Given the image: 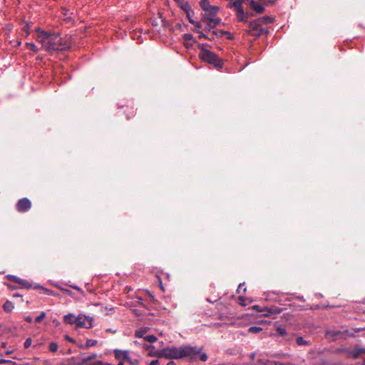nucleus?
Here are the masks:
<instances>
[{
	"label": "nucleus",
	"mask_w": 365,
	"mask_h": 365,
	"mask_svg": "<svg viewBox=\"0 0 365 365\" xmlns=\"http://www.w3.org/2000/svg\"><path fill=\"white\" fill-rule=\"evenodd\" d=\"M36 41L48 52L63 51L70 47V43L63 40L58 33L47 32L39 28L36 29Z\"/></svg>",
	"instance_id": "f257e3e1"
},
{
	"label": "nucleus",
	"mask_w": 365,
	"mask_h": 365,
	"mask_svg": "<svg viewBox=\"0 0 365 365\" xmlns=\"http://www.w3.org/2000/svg\"><path fill=\"white\" fill-rule=\"evenodd\" d=\"M200 353V349L197 346H168L160 349L156 355L158 358H165L167 359H180L188 358L190 360L196 359Z\"/></svg>",
	"instance_id": "f03ea898"
},
{
	"label": "nucleus",
	"mask_w": 365,
	"mask_h": 365,
	"mask_svg": "<svg viewBox=\"0 0 365 365\" xmlns=\"http://www.w3.org/2000/svg\"><path fill=\"white\" fill-rule=\"evenodd\" d=\"M199 4L204 11L201 21L206 25V28L210 30L221 23V19L217 16L220 7L211 5L208 0H200Z\"/></svg>",
	"instance_id": "7ed1b4c3"
},
{
	"label": "nucleus",
	"mask_w": 365,
	"mask_h": 365,
	"mask_svg": "<svg viewBox=\"0 0 365 365\" xmlns=\"http://www.w3.org/2000/svg\"><path fill=\"white\" fill-rule=\"evenodd\" d=\"M205 46H207V44L199 45V48L200 49L199 57L202 61L207 62L210 64H212L218 68H221L223 66L222 60L215 53H212L208 49H206L205 48Z\"/></svg>",
	"instance_id": "20e7f679"
},
{
	"label": "nucleus",
	"mask_w": 365,
	"mask_h": 365,
	"mask_svg": "<svg viewBox=\"0 0 365 365\" xmlns=\"http://www.w3.org/2000/svg\"><path fill=\"white\" fill-rule=\"evenodd\" d=\"M113 354L118 361H127L130 365H137L139 363V359L132 356L131 352L128 350L115 349L113 350Z\"/></svg>",
	"instance_id": "39448f33"
},
{
	"label": "nucleus",
	"mask_w": 365,
	"mask_h": 365,
	"mask_svg": "<svg viewBox=\"0 0 365 365\" xmlns=\"http://www.w3.org/2000/svg\"><path fill=\"white\" fill-rule=\"evenodd\" d=\"M264 32V30L262 28L260 19L254 20L249 24V29L247 30V33L250 34V35L259 37Z\"/></svg>",
	"instance_id": "423d86ee"
},
{
	"label": "nucleus",
	"mask_w": 365,
	"mask_h": 365,
	"mask_svg": "<svg viewBox=\"0 0 365 365\" xmlns=\"http://www.w3.org/2000/svg\"><path fill=\"white\" fill-rule=\"evenodd\" d=\"M93 319L89 316L80 314L75 319V324L80 328L90 329L93 327Z\"/></svg>",
	"instance_id": "0eeeda50"
},
{
	"label": "nucleus",
	"mask_w": 365,
	"mask_h": 365,
	"mask_svg": "<svg viewBox=\"0 0 365 365\" xmlns=\"http://www.w3.org/2000/svg\"><path fill=\"white\" fill-rule=\"evenodd\" d=\"M31 201L26 197L21 199L16 205L17 210L19 212H26L31 208Z\"/></svg>",
	"instance_id": "6e6552de"
},
{
	"label": "nucleus",
	"mask_w": 365,
	"mask_h": 365,
	"mask_svg": "<svg viewBox=\"0 0 365 365\" xmlns=\"http://www.w3.org/2000/svg\"><path fill=\"white\" fill-rule=\"evenodd\" d=\"M282 311V308L272 307H264V312L263 314L265 317H271L273 319L276 317V316L280 314Z\"/></svg>",
	"instance_id": "1a4fd4ad"
},
{
	"label": "nucleus",
	"mask_w": 365,
	"mask_h": 365,
	"mask_svg": "<svg viewBox=\"0 0 365 365\" xmlns=\"http://www.w3.org/2000/svg\"><path fill=\"white\" fill-rule=\"evenodd\" d=\"M236 13V17L239 21L241 22H247L249 15L248 14L244 11L243 8L241 9H234Z\"/></svg>",
	"instance_id": "9d476101"
},
{
	"label": "nucleus",
	"mask_w": 365,
	"mask_h": 365,
	"mask_svg": "<svg viewBox=\"0 0 365 365\" xmlns=\"http://www.w3.org/2000/svg\"><path fill=\"white\" fill-rule=\"evenodd\" d=\"M8 279L12 282H16L25 288H30L31 284L25 279H20L14 275H8Z\"/></svg>",
	"instance_id": "9b49d317"
},
{
	"label": "nucleus",
	"mask_w": 365,
	"mask_h": 365,
	"mask_svg": "<svg viewBox=\"0 0 365 365\" xmlns=\"http://www.w3.org/2000/svg\"><path fill=\"white\" fill-rule=\"evenodd\" d=\"M342 335V332L338 330H328L326 331V338L329 340L334 341L338 339Z\"/></svg>",
	"instance_id": "f8f14e48"
},
{
	"label": "nucleus",
	"mask_w": 365,
	"mask_h": 365,
	"mask_svg": "<svg viewBox=\"0 0 365 365\" xmlns=\"http://www.w3.org/2000/svg\"><path fill=\"white\" fill-rule=\"evenodd\" d=\"M250 6L257 14H262L264 11L262 5L255 0H247Z\"/></svg>",
	"instance_id": "ddd939ff"
},
{
	"label": "nucleus",
	"mask_w": 365,
	"mask_h": 365,
	"mask_svg": "<svg viewBox=\"0 0 365 365\" xmlns=\"http://www.w3.org/2000/svg\"><path fill=\"white\" fill-rule=\"evenodd\" d=\"M276 331L278 335H279L281 336H284L285 337L284 340L286 341H291L292 340V336H288L287 334V331H286L285 329H284L281 327H278L276 329Z\"/></svg>",
	"instance_id": "4468645a"
},
{
	"label": "nucleus",
	"mask_w": 365,
	"mask_h": 365,
	"mask_svg": "<svg viewBox=\"0 0 365 365\" xmlns=\"http://www.w3.org/2000/svg\"><path fill=\"white\" fill-rule=\"evenodd\" d=\"M76 317H77L73 314H66L63 317L64 322L69 324H75V319H76Z\"/></svg>",
	"instance_id": "2eb2a0df"
},
{
	"label": "nucleus",
	"mask_w": 365,
	"mask_h": 365,
	"mask_svg": "<svg viewBox=\"0 0 365 365\" xmlns=\"http://www.w3.org/2000/svg\"><path fill=\"white\" fill-rule=\"evenodd\" d=\"M148 330V327H142L139 329H137L135 331V336L137 338H144L145 334L147 333Z\"/></svg>",
	"instance_id": "dca6fc26"
},
{
	"label": "nucleus",
	"mask_w": 365,
	"mask_h": 365,
	"mask_svg": "<svg viewBox=\"0 0 365 365\" xmlns=\"http://www.w3.org/2000/svg\"><path fill=\"white\" fill-rule=\"evenodd\" d=\"M14 308V305L13 302L11 301L7 300L3 305V309L6 312H11Z\"/></svg>",
	"instance_id": "f3484780"
},
{
	"label": "nucleus",
	"mask_w": 365,
	"mask_h": 365,
	"mask_svg": "<svg viewBox=\"0 0 365 365\" xmlns=\"http://www.w3.org/2000/svg\"><path fill=\"white\" fill-rule=\"evenodd\" d=\"M296 342L299 346H308L310 344V342L305 340L302 336H298L296 339Z\"/></svg>",
	"instance_id": "a211bd4d"
},
{
	"label": "nucleus",
	"mask_w": 365,
	"mask_h": 365,
	"mask_svg": "<svg viewBox=\"0 0 365 365\" xmlns=\"http://www.w3.org/2000/svg\"><path fill=\"white\" fill-rule=\"evenodd\" d=\"M25 46L31 51H34V53H37L38 51V47L36 46L34 43H26Z\"/></svg>",
	"instance_id": "6ab92c4d"
},
{
	"label": "nucleus",
	"mask_w": 365,
	"mask_h": 365,
	"mask_svg": "<svg viewBox=\"0 0 365 365\" xmlns=\"http://www.w3.org/2000/svg\"><path fill=\"white\" fill-rule=\"evenodd\" d=\"M143 339L150 343H153L157 340V337L155 335L150 334L145 336Z\"/></svg>",
	"instance_id": "aec40b11"
},
{
	"label": "nucleus",
	"mask_w": 365,
	"mask_h": 365,
	"mask_svg": "<svg viewBox=\"0 0 365 365\" xmlns=\"http://www.w3.org/2000/svg\"><path fill=\"white\" fill-rule=\"evenodd\" d=\"M178 5H180L183 9H187L189 6L187 2L185 0H174Z\"/></svg>",
	"instance_id": "412c9836"
},
{
	"label": "nucleus",
	"mask_w": 365,
	"mask_h": 365,
	"mask_svg": "<svg viewBox=\"0 0 365 365\" xmlns=\"http://www.w3.org/2000/svg\"><path fill=\"white\" fill-rule=\"evenodd\" d=\"M262 330V329L259 327H250L248 329L249 332L254 333V334H257V333L260 332Z\"/></svg>",
	"instance_id": "4be33fe9"
},
{
	"label": "nucleus",
	"mask_w": 365,
	"mask_h": 365,
	"mask_svg": "<svg viewBox=\"0 0 365 365\" xmlns=\"http://www.w3.org/2000/svg\"><path fill=\"white\" fill-rule=\"evenodd\" d=\"M49 351L51 352H56L58 350V346L56 342H51L49 344Z\"/></svg>",
	"instance_id": "5701e85b"
},
{
	"label": "nucleus",
	"mask_w": 365,
	"mask_h": 365,
	"mask_svg": "<svg viewBox=\"0 0 365 365\" xmlns=\"http://www.w3.org/2000/svg\"><path fill=\"white\" fill-rule=\"evenodd\" d=\"M261 19V22L264 23V24H271L273 22V19L270 16H264L263 18H260Z\"/></svg>",
	"instance_id": "b1692460"
},
{
	"label": "nucleus",
	"mask_w": 365,
	"mask_h": 365,
	"mask_svg": "<svg viewBox=\"0 0 365 365\" xmlns=\"http://www.w3.org/2000/svg\"><path fill=\"white\" fill-rule=\"evenodd\" d=\"M98 343L97 340L95 339H87L86 343V347H91L96 345Z\"/></svg>",
	"instance_id": "393cba45"
},
{
	"label": "nucleus",
	"mask_w": 365,
	"mask_h": 365,
	"mask_svg": "<svg viewBox=\"0 0 365 365\" xmlns=\"http://www.w3.org/2000/svg\"><path fill=\"white\" fill-rule=\"evenodd\" d=\"M185 41H192L193 40V36L190 34H185L183 36Z\"/></svg>",
	"instance_id": "a878e982"
},
{
	"label": "nucleus",
	"mask_w": 365,
	"mask_h": 365,
	"mask_svg": "<svg viewBox=\"0 0 365 365\" xmlns=\"http://www.w3.org/2000/svg\"><path fill=\"white\" fill-rule=\"evenodd\" d=\"M46 317V313L45 312H41V314L39 316H38L37 317H36L35 319V322H37V323H39L40 322H41V320H43L44 318Z\"/></svg>",
	"instance_id": "bb28decb"
},
{
	"label": "nucleus",
	"mask_w": 365,
	"mask_h": 365,
	"mask_svg": "<svg viewBox=\"0 0 365 365\" xmlns=\"http://www.w3.org/2000/svg\"><path fill=\"white\" fill-rule=\"evenodd\" d=\"M197 34H199V38H206L208 40H211V38L208 37L206 34H205L202 31H200L199 30L195 31Z\"/></svg>",
	"instance_id": "cd10ccee"
},
{
	"label": "nucleus",
	"mask_w": 365,
	"mask_h": 365,
	"mask_svg": "<svg viewBox=\"0 0 365 365\" xmlns=\"http://www.w3.org/2000/svg\"><path fill=\"white\" fill-rule=\"evenodd\" d=\"M200 349V353L198 354H200V359L202 361H207V355L205 354V353H201V350L202 349Z\"/></svg>",
	"instance_id": "c85d7f7f"
},
{
	"label": "nucleus",
	"mask_w": 365,
	"mask_h": 365,
	"mask_svg": "<svg viewBox=\"0 0 365 365\" xmlns=\"http://www.w3.org/2000/svg\"><path fill=\"white\" fill-rule=\"evenodd\" d=\"M190 22L195 26V28L197 29H200L202 27V21H200V22L198 21H195L193 20H190Z\"/></svg>",
	"instance_id": "c756f323"
},
{
	"label": "nucleus",
	"mask_w": 365,
	"mask_h": 365,
	"mask_svg": "<svg viewBox=\"0 0 365 365\" xmlns=\"http://www.w3.org/2000/svg\"><path fill=\"white\" fill-rule=\"evenodd\" d=\"M31 342H32V341H31V338L26 339L24 342V348H26V349L29 348L31 345Z\"/></svg>",
	"instance_id": "7c9ffc66"
},
{
	"label": "nucleus",
	"mask_w": 365,
	"mask_h": 365,
	"mask_svg": "<svg viewBox=\"0 0 365 365\" xmlns=\"http://www.w3.org/2000/svg\"><path fill=\"white\" fill-rule=\"evenodd\" d=\"M252 309H255V310H256V311H257V312H264V308L262 309V308H260V307H259V306H258V305H254V306L252 307Z\"/></svg>",
	"instance_id": "2f4dec72"
},
{
	"label": "nucleus",
	"mask_w": 365,
	"mask_h": 365,
	"mask_svg": "<svg viewBox=\"0 0 365 365\" xmlns=\"http://www.w3.org/2000/svg\"><path fill=\"white\" fill-rule=\"evenodd\" d=\"M56 287H58V289H60L61 290H62L63 292H64L65 293L69 294V295H71V294H72L71 291L69 290V289H65V288H62V287H61L59 286H57V285H56Z\"/></svg>",
	"instance_id": "473e14b6"
},
{
	"label": "nucleus",
	"mask_w": 365,
	"mask_h": 365,
	"mask_svg": "<svg viewBox=\"0 0 365 365\" xmlns=\"http://www.w3.org/2000/svg\"><path fill=\"white\" fill-rule=\"evenodd\" d=\"M244 286H245V283H240L239 284L238 288H237L238 293H240L242 289H243V292H245L246 289L244 288Z\"/></svg>",
	"instance_id": "72a5a7b5"
},
{
	"label": "nucleus",
	"mask_w": 365,
	"mask_h": 365,
	"mask_svg": "<svg viewBox=\"0 0 365 365\" xmlns=\"http://www.w3.org/2000/svg\"><path fill=\"white\" fill-rule=\"evenodd\" d=\"M68 13H69V11L67 9H66V8H63L62 9V14L64 16L67 17V19H70V17L68 16Z\"/></svg>",
	"instance_id": "f704fd0d"
},
{
	"label": "nucleus",
	"mask_w": 365,
	"mask_h": 365,
	"mask_svg": "<svg viewBox=\"0 0 365 365\" xmlns=\"http://www.w3.org/2000/svg\"><path fill=\"white\" fill-rule=\"evenodd\" d=\"M160 352V350H157V351H150L149 352L148 355L150 356H156L157 357V354Z\"/></svg>",
	"instance_id": "c9c22d12"
},
{
	"label": "nucleus",
	"mask_w": 365,
	"mask_h": 365,
	"mask_svg": "<svg viewBox=\"0 0 365 365\" xmlns=\"http://www.w3.org/2000/svg\"><path fill=\"white\" fill-rule=\"evenodd\" d=\"M24 320L29 323H31L33 322L32 317L30 316H26L24 317Z\"/></svg>",
	"instance_id": "e433bc0d"
},
{
	"label": "nucleus",
	"mask_w": 365,
	"mask_h": 365,
	"mask_svg": "<svg viewBox=\"0 0 365 365\" xmlns=\"http://www.w3.org/2000/svg\"><path fill=\"white\" fill-rule=\"evenodd\" d=\"M159 361L158 359L153 360L150 362L148 365H158Z\"/></svg>",
	"instance_id": "4c0bfd02"
},
{
	"label": "nucleus",
	"mask_w": 365,
	"mask_h": 365,
	"mask_svg": "<svg viewBox=\"0 0 365 365\" xmlns=\"http://www.w3.org/2000/svg\"><path fill=\"white\" fill-rule=\"evenodd\" d=\"M71 287L76 289L77 291H78L79 292H81L82 294L83 293V290L78 286L72 285Z\"/></svg>",
	"instance_id": "58836bf2"
},
{
	"label": "nucleus",
	"mask_w": 365,
	"mask_h": 365,
	"mask_svg": "<svg viewBox=\"0 0 365 365\" xmlns=\"http://www.w3.org/2000/svg\"><path fill=\"white\" fill-rule=\"evenodd\" d=\"M239 301H240V304L242 306H245V304L244 302L245 299H244V297H239Z\"/></svg>",
	"instance_id": "ea45409f"
},
{
	"label": "nucleus",
	"mask_w": 365,
	"mask_h": 365,
	"mask_svg": "<svg viewBox=\"0 0 365 365\" xmlns=\"http://www.w3.org/2000/svg\"><path fill=\"white\" fill-rule=\"evenodd\" d=\"M65 339L68 341L74 342V340L68 336H65Z\"/></svg>",
	"instance_id": "a19ab883"
},
{
	"label": "nucleus",
	"mask_w": 365,
	"mask_h": 365,
	"mask_svg": "<svg viewBox=\"0 0 365 365\" xmlns=\"http://www.w3.org/2000/svg\"><path fill=\"white\" fill-rule=\"evenodd\" d=\"M275 365H292V364H291V363L285 364V363H282V362H277L275 364Z\"/></svg>",
	"instance_id": "79ce46f5"
},
{
	"label": "nucleus",
	"mask_w": 365,
	"mask_h": 365,
	"mask_svg": "<svg viewBox=\"0 0 365 365\" xmlns=\"http://www.w3.org/2000/svg\"><path fill=\"white\" fill-rule=\"evenodd\" d=\"M265 299H266V300H276V299H275V298L270 297L269 296V294H267V295L266 296Z\"/></svg>",
	"instance_id": "37998d69"
},
{
	"label": "nucleus",
	"mask_w": 365,
	"mask_h": 365,
	"mask_svg": "<svg viewBox=\"0 0 365 365\" xmlns=\"http://www.w3.org/2000/svg\"><path fill=\"white\" fill-rule=\"evenodd\" d=\"M189 42L190 41H185V46L187 48L192 45V43H189Z\"/></svg>",
	"instance_id": "c03bdc74"
},
{
	"label": "nucleus",
	"mask_w": 365,
	"mask_h": 365,
	"mask_svg": "<svg viewBox=\"0 0 365 365\" xmlns=\"http://www.w3.org/2000/svg\"><path fill=\"white\" fill-rule=\"evenodd\" d=\"M222 33L226 34H229L230 36H228V38H230V39L232 38V37L231 36V35H230V34L229 32H227V31H222Z\"/></svg>",
	"instance_id": "a18cd8bd"
},
{
	"label": "nucleus",
	"mask_w": 365,
	"mask_h": 365,
	"mask_svg": "<svg viewBox=\"0 0 365 365\" xmlns=\"http://www.w3.org/2000/svg\"><path fill=\"white\" fill-rule=\"evenodd\" d=\"M167 365H176L175 363L173 361H170Z\"/></svg>",
	"instance_id": "49530a36"
},
{
	"label": "nucleus",
	"mask_w": 365,
	"mask_h": 365,
	"mask_svg": "<svg viewBox=\"0 0 365 365\" xmlns=\"http://www.w3.org/2000/svg\"><path fill=\"white\" fill-rule=\"evenodd\" d=\"M45 290V293L48 294H51V292L47 289H44Z\"/></svg>",
	"instance_id": "de8ad7c7"
},
{
	"label": "nucleus",
	"mask_w": 365,
	"mask_h": 365,
	"mask_svg": "<svg viewBox=\"0 0 365 365\" xmlns=\"http://www.w3.org/2000/svg\"><path fill=\"white\" fill-rule=\"evenodd\" d=\"M118 365H124V361L123 360L118 361Z\"/></svg>",
	"instance_id": "09e8293b"
}]
</instances>
